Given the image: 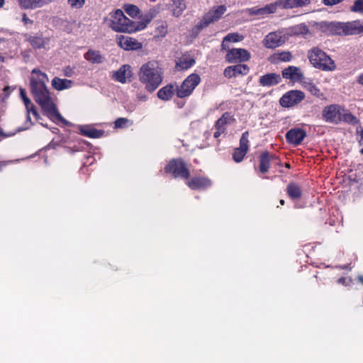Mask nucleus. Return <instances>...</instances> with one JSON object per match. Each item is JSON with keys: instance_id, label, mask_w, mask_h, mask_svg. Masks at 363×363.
Here are the masks:
<instances>
[{"instance_id": "c9c22d12", "label": "nucleus", "mask_w": 363, "mask_h": 363, "mask_svg": "<svg viewBox=\"0 0 363 363\" xmlns=\"http://www.w3.org/2000/svg\"><path fill=\"white\" fill-rule=\"evenodd\" d=\"M244 39V36L238 34V33H228L224 38L222 42V48L225 49V42H231V43H237L242 41Z\"/></svg>"}, {"instance_id": "603ef678", "label": "nucleus", "mask_w": 363, "mask_h": 363, "mask_svg": "<svg viewBox=\"0 0 363 363\" xmlns=\"http://www.w3.org/2000/svg\"><path fill=\"white\" fill-rule=\"evenodd\" d=\"M311 91L316 95L317 93L320 91V90L316 87V86L313 85L311 87Z\"/></svg>"}, {"instance_id": "a19ab883", "label": "nucleus", "mask_w": 363, "mask_h": 363, "mask_svg": "<svg viewBox=\"0 0 363 363\" xmlns=\"http://www.w3.org/2000/svg\"><path fill=\"white\" fill-rule=\"evenodd\" d=\"M294 33L296 35H306L309 33V29L305 24H300L294 28Z\"/></svg>"}, {"instance_id": "423d86ee", "label": "nucleus", "mask_w": 363, "mask_h": 363, "mask_svg": "<svg viewBox=\"0 0 363 363\" xmlns=\"http://www.w3.org/2000/svg\"><path fill=\"white\" fill-rule=\"evenodd\" d=\"M164 170L165 173L171 174L174 178L188 179L190 177L188 165L181 157L170 160Z\"/></svg>"}, {"instance_id": "79ce46f5", "label": "nucleus", "mask_w": 363, "mask_h": 363, "mask_svg": "<svg viewBox=\"0 0 363 363\" xmlns=\"http://www.w3.org/2000/svg\"><path fill=\"white\" fill-rule=\"evenodd\" d=\"M86 0H67V4L74 9H80L85 4Z\"/></svg>"}, {"instance_id": "f8f14e48", "label": "nucleus", "mask_w": 363, "mask_h": 363, "mask_svg": "<svg viewBox=\"0 0 363 363\" xmlns=\"http://www.w3.org/2000/svg\"><path fill=\"white\" fill-rule=\"evenodd\" d=\"M306 137V132L301 128H291L285 135L286 142L294 147L301 144Z\"/></svg>"}, {"instance_id": "2eb2a0df", "label": "nucleus", "mask_w": 363, "mask_h": 363, "mask_svg": "<svg viewBox=\"0 0 363 363\" xmlns=\"http://www.w3.org/2000/svg\"><path fill=\"white\" fill-rule=\"evenodd\" d=\"M186 184L192 190H202L210 187L211 181L205 177H194L188 179Z\"/></svg>"}, {"instance_id": "cd10ccee", "label": "nucleus", "mask_w": 363, "mask_h": 363, "mask_svg": "<svg viewBox=\"0 0 363 363\" xmlns=\"http://www.w3.org/2000/svg\"><path fill=\"white\" fill-rule=\"evenodd\" d=\"M84 57L92 64H101L104 61V57L101 54L100 51L93 49H89L84 53Z\"/></svg>"}, {"instance_id": "7ed1b4c3", "label": "nucleus", "mask_w": 363, "mask_h": 363, "mask_svg": "<svg viewBox=\"0 0 363 363\" xmlns=\"http://www.w3.org/2000/svg\"><path fill=\"white\" fill-rule=\"evenodd\" d=\"M104 21L113 30L118 33H133L138 31L137 21H133L127 18L121 9L110 13Z\"/></svg>"}, {"instance_id": "b1692460", "label": "nucleus", "mask_w": 363, "mask_h": 363, "mask_svg": "<svg viewBox=\"0 0 363 363\" xmlns=\"http://www.w3.org/2000/svg\"><path fill=\"white\" fill-rule=\"evenodd\" d=\"M177 85L173 84H168L166 86L162 87L157 91V97L162 101L170 100L174 94H177Z\"/></svg>"}, {"instance_id": "49530a36", "label": "nucleus", "mask_w": 363, "mask_h": 363, "mask_svg": "<svg viewBox=\"0 0 363 363\" xmlns=\"http://www.w3.org/2000/svg\"><path fill=\"white\" fill-rule=\"evenodd\" d=\"M22 22L23 23L24 25H27V24H33V21L30 19L26 13H23V15H22Z\"/></svg>"}, {"instance_id": "ddd939ff", "label": "nucleus", "mask_w": 363, "mask_h": 363, "mask_svg": "<svg viewBox=\"0 0 363 363\" xmlns=\"http://www.w3.org/2000/svg\"><path fill=\"white\" fill-rule=\"evenodd\" d=\"M117 44L125 50H138L143 48V45L136 39L126 35H118Z\"/></svg>"}, {"instance_id": "f257e3e1", "label": "nucleus", "mask_w": 363, "mask_h": 363, "mask_svg": "<svg viewBox=\"0 0 363 363\" xmlns=\"http://www.w3.org/2000/svg\"><path fill=\"white\" fill-rule=\"evenodd\" d=\"M32 74H36V77H32L30 80V91L35 102L50 118L66 123L67 121L59 113L45 85L48 81L47 74L38 69H33Z\"/></svg>"}, {"instance_id": "473e14b6", "label": "nucleus", "mask_w": 363, "mask_h": 363, "mask_svg": "<svg viewBox=\"0 0 363 363\" xmlns=\"http://www.w3.org/2000/svg\"><path fill=\"white\" fill-rule=\"evenodd\" d=\"M186 4L184 0H172V11L173 16L179 17L186 9Z\"/></svg>"}, {"instance_id": "72a5a7b5", "label": "nucleus", "mask_w": 363, "mask_h": 363, "mask_svg": "<svg viewBox=\"0 0 363 363\" xmlns=\"http://www.w3.org/2000/svg\"><path fill=\"white\" fill-rule=\"evenodd\" d=\"M343 121L349 124L356 125L359 123V120L350 113L348 110L342 108V116L340 117V122Z\"/></svg>"}, {"instance_id": "4be33fe9", "label": "nucleus", "mask_w": 363, "mask_h": 363, "mask_svg": "<svg viewBox=\"0 0 363 363\" xmlns=\"http://www.w3.org/2000/svg\"><path fill=\"white\" fill-rule=\"evenodd\" d=\"M26 40L35 50L45 48L50 43V38H43L42 33H37L35 35H28Z\"/></svg>"}, {"instance_id": "bb28decb", "label": "nucleus", "mask_w": 363, "mask_h": 363, "mask_svg": "<svg viewBox=\"0 0 363 363\" xmlns=\"http://www.w3.org/2000/svg\"><path fill=\"white\" fill-rule=\"evenodd\" d=\"M286 192L292 200H298L301 198L303 191L299 184L295 182H290L286 188Z\"/></svg>"}, {"instance_id": "bf43d9fd", "label": "nucleus", "mask_w": 363, "mask_h": 363, "mask_svg": "<svg viewBox=\"0 0 363 363\" xmlns=\"http://www.w3.org/2000/svg\"><path fill=\"white\" fill-rule=\"evenodd\" d=\"M359 280L363 284V277L362 276L359 277Z\"/></svg>"}, {"instance_id": "6ab92c4d", "label": "nucleus", "mask_w": 363, "mask_h": 363, "mask_svg": "<svg viewBox=\"0 0 363 363\" xmlns=\"http://www.w3.org/2000/svg\"><path fill=\"white\" fill-rule=\"evenodd\" d=\"M275 155L270 153L269 151H264L261 152L259 156V165L258 169L262 174L268 172L270 168V162L272 160L276 159Z\"/></svg>"}, {"instance_id": "e433bc0d", "label": "nucleus", "mask_w": 363, "mask_h": 363, "mask_svg": "<svg viewBox=\"0 0 363 363\" xmlns=\"http://www.w3.org/2000/svg\"><path fill=\"white\" fill-rule=\"evenodd\" d=\"M277 6H279V4H277V1L274 4H270L263 8L259 9L258 11V13H259V14L273 13L277 11Z\"/></svg>"}, {"instance_id": "a211bd4d", "label": "nucleus", "mask_w": 363, "mask_h": 363, "mask_svg": "<svg viewBox=\"0 0 363 363\" xmlns=\"http://www.w3.org/2000/svg\"><path fill=\"white\" fill-rule=\"evenodd\" d=\"M282 81L279 74L275 72L267 73L259 78V84L264 87H270L280 84Z\"/></svg>"}, {"instance_id": "aec40b11", "label": "nucleus", "mask_w": 363, "mask_h": 363, "mask_svg": "<svg viewBox=\"0 0 363 363\" xmlns=\"http://www.w3.org/2000/svg\"><path fill=\"white\" fill-rule=\"evenodd\" d=\"M132 76L133 73L130 66L129 65H123L113 74V79L116 82L125 84L127 79H130Z\"/></svg>"}, {"instance_id": "f03ea898", "label": "nucleus", "mask_w": 363, "mask_h": 363, "mask_svg": "<svg viewBox=\"0 0 363 363\" xmlns=\"http://www.w3.org/2000/svg\"><path fill=\"white\" fill-rule=\"evenodd\" d=\"M140 82L148 92L155 91L162 82L161 68L154 62H148L141 66L138 72Z\"/></svg>"}, {"instance_id": "f704fd0d", "label": "nucleus", "mask_w": 363, "mask_h": 363, "mask_svg": "<svg viewBox=\"0 0 363 363\" xmlns=\"http://www.w3.org/2000/svg\"><path fill=\"white\" fill-rule=\"evenodd\" d=\"M193 58H182L176 63V68L179 70H186L195 64Z\"/></svg>"}, {"instance_id": "3c124183", "label": "nucleus", "mask_w": 363, "mask_h": 363, "mask_svg": "<svg viewBox=\"0 0 363 363\" xmlns=\"http://www.w3.org/2000/svg\"><path fill=\"white\" fill-rule=\"evenodd\" d=\"M224 133V131H223V130H216V132L214 133V134H213V137H214L215 138H218L220 136V135H221L222 133Z\"/></svg>"}, {"instance_id": "a878e982", "label": "nucleus", "mask_w": 363, "mask_h": 363, "mask_svg": "<svg viewBox=\"0 0 363 363\" xmlns=\"http://www.w3.org/2000/svg\"><path fill=\"white\" fill-rule=\"evenodd\" d=\"M311 0H277L279 6L284 9H294L308 5Z\"/></svg>"}, {"instance_id": "f3484780", "label": "nucleus", "mask_w": 363, "mask_h": 363, "mask_svg": "<svg viewBox=\"0 0 363 363\" xmlns=\"http://www.w3.org/2000/svg\"><path fill=\"white\" fill-rule=\"evenodd\" d=\"M344 35H354L363 33V21L354 20L344 22Z\"/></svg>"}, {"instance_id": "6e6552de", "label": "nucleus", "mask_w": 363, "mask_h": 363, "mask_svg": "<svg viewBox=\"0 0 363 363\" xmlns=\"http://www.w3.org/2000/svg\"><path fill=\"white\" fill-rule=\"evenodd\" d=\"M305 99V94L300 90H291L286 92L279 99L282 107L290 108L301 103Z\"/></svg>"}, {"instance_id": "4d7b16f0", "label": "nucleus", "mask_w": 363, "mask_h": 363, "mask_svg": "<svg viewBox=\"0 0 363 363\" xmlns=\"http://www.w3.org/2000/svg\"><path fill=\"white\" fill-rule=\"evenodd\" d=\"M4 3H5V0H0V9L4 6Z\"/></svg>"}, {"instance_id": "7c9ffc66", "label": "nucleus", "mask_w": 363, "mask_h": 363, "mask_svg": "<svg viewBox=\"0 0 363 363\" xmlns=\"http://www.w3.org/2000/svg\"><path fill=\"white\" fill-rule=\"evenodd\" d=\"M281 36L276 33H269L264 38V43L267 48H274L280 45Z\"/></svg>"}, {"instance_id": "393cba45", "label": "nucleus", "mask_w": 363, "mask_h": 363, "mask_svg": "<svg viewBox=\"0 0 363 363\" xmlns=\"http://www.w3.org/2000/svg\"><path fill=\"white\" fill-rule=\"evenodd\" d=\"M79 130L81 135L90 138H100L104 134V130H97L91 125H81Z\"/></svg>"}, {"instance_id": "c85d7f7f", "label": "nucleus", "mask_w": 363, "mask_h": 363, "mask_svg": "<svg viewBox=\"0 0 363 363\" xmlns=\"http://www.w3.org/2000/svg\"><path fill=\"white\" fill-rule=\"evenodd\" d=\"M235 121V119L231 113L225 112L223 113L222 116L216 121L214 127L216 130H220L225 132V125L231 121L233 122Z\"/></svg>"}, {"instance_id": "1a4fd4ad", "label": "nucleus", "mask_w": 363, "mask_h": 363, "mask_svg": "<svg viewBox=\"0 0 363 363\" xmlns=\"http://www.w3.org/2000/svg\"><path fill=\"white\" fill-rule=\"evenodd\" d=\"M342 108L338 104L325 106L322 112L323 118L328 123L338 124L340 123Z\"/></svg>"}, {"instance_id": "20e7f679", "label": "nucleus", "mask_w": 363, "mask_h": 363, "mask_svg": "<svg viewBox=\"0 0 363 363\" xmlns=\"http://www.w3.org/2000/svg\"><path fill=\"white\" fill-rule=\"evenodd\" d=\"M307 56L310 63L317 69L323 71H333L336 69L335 61L318 47L309 50Z\"/></svg>"}, {"instance_id": "e2e57ef3", "label": "nucleus", "mask_w": 363, "mask_h": 363, "mask_svg": "<svg viewBox=\"0 0 363 363\" xmlns=\"http://www.w3.org/2000/svg\"><path fill=\"white\" fill-rule=\"evenodd\" d=\"M152 2H155L156 0H150Z\"/></svg>"}, {"instance_id": "dca6fc26", "label": "nucleus", "mask_w": 363, "mask_h": 363, "mask_svg": "<svg viewBox=\"0 0 363 363\" xmlns=\"http://www.w3.org/2000/svg\"><path fill=\"white\" fill-rule=\"evenodd\" d=\"M250 72V68L247 65L238 64L228 66L224 69V75L228 78L236 77L239 75H247Z\"/></svg>"}, {"instance_id": "ea45409f", "label": "nucleus", "mask_w": 363, "mask_h": 363, "mask_svg": "<svg viewBox=\"0 0 363 363\" xmlns=\"http://www.w3.org/2000/svg\"><path fill=\"white\" fill-rule=\"evenodd\" d=\"M277 59L281 62H290L292 60V55L289 51H283L277 53Z\"/></svg>"}, {"instance_id": "c756f323", "label": "nucleus", "mask_w": 363, "mask_h": 363, "mask_svg": "<svg viewBox=\"0 0 363 363\" xmlns=\"http://www.w3.org/2000/svg\"><path fill=\"white\" fill-rule=\"evenodd\" d=\"M72 84L73 82L72 80L60 79L57 77H54L52 80V87L57 91L69 89L72 86Z\"/></svg>"}, {"instance_id": "5fc2aeb1", "label": "nucleus", "mask_w": 363, "mask_h": 363, "mask_svg": "<svg viewBox=\"0 0 363 363\" xmlns=\"http://www.w3.org/2000/svg\"><path fill=\"white\" fill-rule=\"evenodd\" d=\"M8 164V161H0V171L2 170L3 167L7 166Z\"/></svg>"}, {"instance_id": "5701e85b", "label": "nucleus", "mask_w": 363, "mask_h": 363, "mask_svg": "<svg viewBox=\"0 0 363 363\" xmlns=\"http://www.w3.org/2000/svg\"><path fill=\"white\" fill-rule=\"evenodd\" d=\"M53 0H18V4L21 9L29 10L41 8L52 2Z\"/></svg>"}, {"instance_id": "de8ad7c7", "label": "nucleus", "mask_w": 363, "mask_h": 363, "mask_svg": "<svg viewBox=\"0 0 363 363\" xmlns=\"http://www.w3.org/2000/svg\"><path fill=\"white\" fill-rule=\"evenodd\" d=\"M357 133L360 135L361 138L359 140V145H362L363 144V128L362 126H359V128H357Z\"/></svg>"}, {"instance_id": "39448f33", "label": "nucleus", "mask_w": 363, "mask_h": 363, "mask_svg": "<svg viewBox=\"0 0 363 363\" xmlns=\"http://www.w3.org/2000/svg\"><path fill=\"white\" fill-rule=\"evenodd\" d=\"M226 11L224 5L213 7L208 12L205 13L200 21L192 28V33L197 35L203 28L208 27L211 23L218 21Z\"/></svg>"}, {"instance_id": "9b49d317", "label": "nucleus", "mask_w": 363, "mask_h": 363, "mask_svg": "<svg viewBox=\"0 0 363 363\" xmlns=\"http://www.w3.org/2000/svg\"><path fill=\"white\" fill-rule=\"evenodd\" d=\"M250 57L249 51L244 48L229 49L225 55V60L229 63L247 62Z\"/></svg>"}, {"instance_id": "4c0bfd02", "label": "nucleus", "mask_w": 363, "mask_h": 363, "mask_svg": "<svg viewBox=\"0 0 363 363\" xmlns=\"http://www.w3.org/2000/svg\"><path fill=\"white\" fill-rule=\"evenodd\" d=\"M124 9L126 13L132 18L138 16L140 11L139 8L133 4H128L125 6Z\"/></svg>"}, {"instance_id": "37998d69", "label": "nucleus", "mask_w": 363, "mask_h": 363, "mask_svg": "<svg viewBox=\"0 0 363 363\" xmlns=\"http://www.w3.org/2000/svg\"><path fill=\"white\" fill-rule=\"evenodd\" d=\"M20 96L24 102L26 108H28L33 104L29 98L27 96L25 90L22 88L20 89Z\"/></svg>"}, {"instance_id": "0eeeda50", "label": "nucleus", "mask_w": 363, "mask_h": 363, "mask_svg": "<svg viewBox=\"0 0 363 363\" xmlns=\"http://www.w3.org/2000/svg\"><path fill=\"white\" fill-rule=\"evenodd\" d=\"M200 82L201 77L198 74H191L183 81L180 86H177V96L181 99L189 96Z\"/></svg>"}, {"instance_id": "052dcab7", "label": "nucleus", "mask_w": 363, "mask_h": 363, "mask_svg": "<svg viewBox=\"0 0 363 363\" xmlns=\"http://www.w3.org/2000/svg\"><path fill=\"white\" fill-rule=\"evenodd\" d=\"M285 166H286V167H287V168H290V164H289V163H286Z\"/></svg>"}, {"instance_id": "09e8293b", "label": "nucleus", "mask_w": 363, "mask_h": 363, "mask_svg": "<svg viewBox=\"0 0 363 363\" xmlns=\"http://www.w3.org/2000/svg\"><path fill=\"white\" fill-rule=\"evenodd\" d=\"M13 135V133H4L3 130L0 128V137L1 138H8V137H10V136H12Z\"/></svg>"}, {"instance_id": "8fccbe9b", "label": "nucleus", "mask_w": 363, "mask_h": 363, "mask_svg": "<svg viewBox=\"0 0 363 363\" xmlns=\"http://www.w3.org/2000/svg\"><path fill=\"white\" fill-rule=\"evenodd\" d=\"M357 82L361 85H363V72L357 77Z\"/></svg>"}, {"instance_id": "412c9836", "label": "nucleus", "mask_w": 363, "mask_h": 363, "mask_svg": "<svg viewBox=\"0 0 363 363\" xmlns=\"http://www.w3.org/2000/svg\"><path fill=\"white\" fill-rule=\"evenodd\" d=\"M160 12V9L153 7L150 9L146 13L141 15L139 18L140 21H137V27L138 31L145 29L151 21Z\"/></svg>"}, {"instance_id": "2f4dec72", "label": "nucleus", "mask_w": 363, "mask_h": 363, "mask_svg": "<svg viewBox=\"0 0 363 363\" xmlns=\"http://www.w3.org/2000/svg\"><path fill=\"white\" fill-rule=\"evenodd\" d=\"M344 22H330L327 29L332 35H344Z\"/></svg>"}, {"instance_id": "58836bf2", "label": "nucleus", "mask_w": 363, "mask_h": 363, "mask_svg": "<svg viewBox=\"0 0 363 363\" xmlns=\"http://www.w3.org/2000/svg\"><path fill=\"white\" fill-rule=\"evenodd\" d=\"M350 10L352 12L363 15V0H355Z\"/></svg>"}, {"instance_id": "13d9d810", "label": "nucleus", "mask_w": 363, "mask_h": 363, "mask_svg": "<svg viewBox=\"0 0 363 363\" xmlns=\"http://www.w3.org/2000/svg\"><path fill=\"white\" fill-rule=\"evenodd\" d=\"M279 203H280V204H281V206H284V203H285V201H284V199H281V200L279 201Z\"/></svg>"}, {"instance_id": "4468645a", "label": "nucleus", "mask_w": 363, "mask_h": 363, "mask_svg": "<svg viewBox=\"0 0 363 363\" xmlns=\"http://www.w3.org/2000/svg\"><path fill=\"white\" fill-rule=\"evenodd\" d=\"M282 77L293 82H298L303 79L304 75L301 69L296 66H289L281 71Z\"/></svg>"}, {"instance_id": "c03bdc74", "label": "nucleus", "mask_w": 363, "mask_h": 363, "mask_svg": "<svg viewBox=\"0 0 363 363\" xmlns=\"http://www.w3.org/2000/svg\"><path fill=\"white\" fill-rule=\"evenodd\" d=\"M128 123V119L125 118H118L114 121L115 128H122Z\"/></svg>"}, {"instance_id": "680f3d73", "label": "nucleus", "mask_w": 363, "mask_h": 363, "mask_svg": "<svg viewBox=\"0 0 363 363\" xmlns=\"http://www.w3.org/2000/svg\"><path fill=\"white\" fill-rule=\"evenodd\" d=\"M313 277H314L315 279H318V277H317V276H316V275H314V276H313Z\"/></svg>"}, {"instance_id": "9d476101", "label": "nucleus", "mask_w": 363, "mask_h": 363, "mask_svg": "<svg viewBox=\"0 0 363 363\" xmlns=\"http://www.w3.org/2000/svg\"><path fill=\"white\" fill-rule=\"evenodd\" d=\"M248 136V131L244 132L240 139L239 147L233 150L232 157L236 163L241 162L249 150Z\"/></svg>"}, {"instance_id": "a18cd8bd", "label": "nucleus", "mask_w": 363, "mask_h": 363, "mask_svg": "<svg viewBox=\"0 0 363 363\" xmlns=\"http://www.w3.org/2000/svg\"><path fill=\"white\" fill-rule=\"evenodd\" d=\"M26 110H27V119L28 120L30 121V113H32L36 119H38L39 118V116H40L39 113H38L37 109L33 104L30 106V107L28 108H26Z\"/></svg>"}, {"instance_id": "6e6d98bb", "label": "nucleus", "mask_w": 363, "mask_h": 363, "mask_svg": "<svg viewBox=\"0 0 363 363\" xmlns=\"http://www.w3.org/2000/svg\"><path fill=\"white\" fill-rule=\"evenodd\" d=\"M4 91L5 94H6V96H8L10 94V88H9V86L4 87Z\"/></svg>"}, {"instance_id": "864d4df0", "label": "nucleus", "mask_w": 363, "mask_h": 363, "mask_svg": "<svg viewBox=\"0 0 363 363\" xmlns=\"http://www.w3.org/2000/svg\"><path fill=\"white\" fill-rule=\"evenodd\" d=\"M347 279L345 277H340L337 279V283L341 284H346Z\"/></svg>"}]
</instances>
